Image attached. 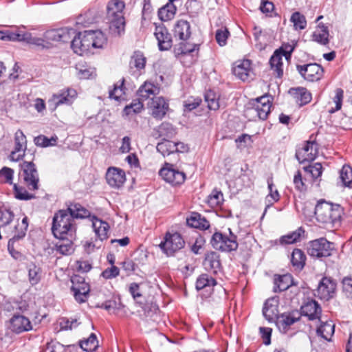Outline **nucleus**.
Returning a JSON list of instances; mask_svg holds the SVG:
<instances>
[{"mask_svg": "<svg viewBox=\"0 0 352 352\" xmlns=\"http://www.w3.org/2000/svg\"><path fill=\"white\" fill-rule=\"evenodd\" d=\"M27 148L26 137L21 129L16 131L14 134V148L10 155L12 161L17 162L25 155Z\"/></svg>", "mask_w": 352, "mask_h": 352, "instance_id": "nucleus-16", "label": "nucleus"}, {"mask_svg": "<svg viewBox=\"0 0 352 352\" xmlns=\"http://www.w3.org/2000/svg\"><path fill=\"white\" fill-rule=\"evenodd\" d=\"M187 224L195 228L206 230L210 227L209 222L199 213L192 212L186 219Z\"/></svg>", "mask_w": 352, "mask_h": 352, "instance_id": "nucleus-32", "label": "nucleus"}, {"mask_svg": "<svg viewBox=\"0 0 352 352\" xmlns=\"http://www.w3.org/2000/svg\"><path fill=\"white\" fill-rule=\"evenodd\" d=\"M278 300L276 298L267 299L263 307V315L269 322L277 320L278 316Z\"/></svg>", "mask_w": 352, "mask_h": 352, "instance_id": "nucleus-21", "label": "nucleus"}, {"mask_svg": "<svg viewBox=\"0 0 352 352\" xmlns=\"http://www.w3.org/2000/svg\"><path fill=\"white\" fill-rule=\"evenodd\" d=\"M300 318L301 314L297 311L283 313L276 320V324L280 333L292 336L298 331L295 326Z\"/></svg>", "mask_w": 352, "mask_h": 352, "instance_id": "nucleus-5", "label": "nucleus"}, {"mask_svg": "<svg viewBox=\"0 0 352 352\" xmlns=\"http://www.w3.org/2000/svg\"><path fill=\"white\" fill-rule=\"evenodd\" d=\"M267 186L269 189V194L266 196L265 201L267 202L263 214L264 216L269 208H270L274 202H277L280 199V195L278 191L273 189L274 184L272 179H267Z\"/></svg>", "mask_w": 352, "mask_h": 352, "instance_id": "nucleus-41", "label": "nucleus"}, {"mask_svg": "<svg viewBox=\"0 0 352 352\" xmlns=\"http://www.w3.org/2000/svg\"><path fill=\"white\" fill-rule=\"evenodd\" d=\"M28 276L31 285H34L37 284L41 279V270L40 268L34 264L28 266Z\"/></svg>", "mask_w": 352, "mask_h": 352, "instance_id": "nucleus-55", "label": "nucleus"}, {"mask_svg": "<svg viewBox=\"0 0 352 352\" xmlns=\"http://www.w3.org/2000/svg\"><path fill=\"white\" fill-rule=\"evenodd\" d=\"M205 101L210 110H217L219 108V96L212 91H208L205 94Z\"/></svg>", "mask_w": 352, "mask_h": 352, "instance_id": "nucleus-49", "label": "nucleus"}, {"mask_svg": "<svg viewBox=\"0 0 352 352\" xmlns=\"http://www.w3.org/2000/svg\"><path fill=\"white\" fill-rule=\"evenodd\" d=\"M69 215H71L74 219H83L90 216V212L87 208L83 207L80 204H71L67 209Z\"/></svg>", "mask_w": 352, "mask_h": 352, "instance_id": "nucleus-36", "label": "nucleus"}, {"mask_svg": "<svg viewBox=\"0 0 352 352\" xmlns=\"http://www.w3.org/2000/svg\"><path fill=\"white\" fill-rule=\"evenodd\" d=\"M290 21L293 23L294 29L296 30H304L307 26V21L305 16L299 12L293 13Z\"/></svg>", "mask_w": 352, "mask_h": 352, "instance_id": "nucleus-50", "label": "nucleus"}, {"mask_svg": "<svg viewBox=\"0 0 352 352\" xmlns=\"http://www.w3.org/2000/svg\"><path fill=\"white\" fill-rule=\"evenodd\" d=\"M80 35L82 42V50H84V53H86L93 47V34L91 30H89L80 32Z\"/></svg>", "mask_w": 352, "mask_h": 352, "instance_id": "nucleus-56", "label": "nucleus"}, {"mask_svg": "<svg viewBox=\"0 0 352 352\" xmlns=\"http://www.w3.org/2000/svg\"><path fill=\"white\" fill-rule=\"evenodd\" d=\"M124 79L122 78L114 85L113 89L109 90V96L110 98L119 100L122 97L124 94Z\"/></svg>", "mask_w": 352, "mask_h": 352, "instance_id": "nucleus-48", "label": "nucleus"}, {"mask_svg": "<svg viewBox=\"0 0 352 352\" xmlns=\"http://www.w3.org/2000/svg\"><path fill=\"white\" fill-rule=\"evenodd\" d=\"M217 280L208 274H202L198 276L196 280L195 287L197 290L206 288H212L217 285Z\"/></svg>", "mask_w": 352, "mask_h": 352, "instance_id": "nucleus-40", "label": "nucleus"}, {"mask_svg": "<svg viewBox=\"0 0 352 352\" xmlns=\"http://www.w3.org/2000/svg\"><path fill=\"white\" fill-rule=\"evenodd\" d=\"M229 236L219 232H215L210 240L212 246L221 252H228L236 250L238 248L236 236L232 233L230 229H229Z\"/></svg>", "mask_w": 352, "mask_h": 352, "instance_id": "nucleus-7", "label": "nucleus"}, {"mask_svg": "<svg viewBox=\"0 0 352 352\" xmlns=\"http://www.w3.org/2000/svg\"><path fill=\"white\" fill-rule=\"evenodd\" d=\"M58 138L55 136H52L50 138L41 135L36 137L34 140V144L41 147H47L50 146H54L56 144Z\"/></svg>", "mask_w": 352, "mask_h": 352, "instance_id": "nucleus-52", "label": "nucleus"}, {"mask_svg": "<svg viewBox=\"0 0 352 352\" xmlns=\"http://www.w3.org/2000/svg\"><path fill=\"white\" fill-rule=\"evenodd\" d=\"M179 145L175 142L164 140L157 145V151L160 153L163 156L169 155L171 153L179 151Z\"/></svg>", "mask_w": 352, "mask_h": 352, "instance_id": "nucleus-38", "label": "nucleus"}, {"mask_svg": "<svg viewBox=\"0 0 352 352\" xmlns=\"http://www.w3.org/2000/svg\"><path fill=\"white\" fill-rule=\"evenodd\" d=\"M92 227L100 241H102L108 238L109 226L107 222L98 218H94L92 221Z\"/></svg>", "mask_w": 352, "mask_h": 352, "instance_id": "nucleus-31", "label": "nucleus"}, {"mask_svg": "<svg viewBox=\"0 0 352 352\" xmlns=\"http://www.w3.org/2000/svg\"><path fill=\"white\" fill-rule=\"evenodd\" d=\"M145 65L146 58L144 54L140 51L135 52L129 62L131 69L135 68L138 70H141L145 67Z\"/></svg>", "mask_w": 352, "mask_h": 352, "instance_id": "nucleus-45", "label": "nucleus"}, {"mask_svg": "<svg viewBox=\"0 0 352 352\" xmlns=\"http://www.w3.org/2000/svg\"><path fill=\"white\" fill-rule=\"evenodd\" d=\"M80 347L83 351L92 352L98 346V341L95 333H92L89 337L80 342Z\"/></svg>", "mask_w": 352, "mask_h": 352, "instance_id": "nucleus-47", "label": "nucleus"}, {"mask_svg": "<svg viewBox=\"0 0 352 352\" xmlns=\"http://www.w3.org/2000/svg\"><path fill=\"white\" fill-rule=\"evenodd\" d=\"M342 292L348 297L352 298V276H348L344 277L342 281Z\"/></svg>", "mask_w": 352, "mask_h": 352, "instance_id": "nucleus-64", "label": "nucleus"}, {"mask_svg": "<svg viewBox=\"0 0 352 352\" xmlns=\"http://www.w3.org/2000/svg\"><path fill=\"white\" fill-rule=\"evenodd\" d=\"M317 221L324 225L333 226L340 221L342 208L338 204H331L324 201H318L314 209Z\"/></svg>", "mask_w": 352, "mask_h": 352, "instance_id": "nucleus-3", "label": "nucleus"}, {"mask_svg": "<svg viewBox=\"0 0 352 352\" xmlns=\"http://www.w3.org/2000/svg\"><path fill=\"white\" fill-rule=\"evenodd\" d=\"M10 329L15 333H21L32 330V325L28 318L14 314L10 320Z\"/></svg>", "mask_w": 352, "mask_h": 352, "instance_id": "nucleus-17", "label": "nucleus"}, {"mask_svg": "<svg viewBox=\"0 0 352 352\" xmlns=\"http://www.w3.org/2000/svg\"><path fill=\"white\" fill-rule=\"evenodd\" d=\"M77 92L74 89H64L58 93L53 94L52 98L48 100V105L50 109L55 110L58 106L62 104H71L76 98Z\"/></svg>", "mask_w": 352, "mask_h": 352, "instance_id": "nucleus-11", "label": "nucleus"}, {"mask_svg": "<svg viewBox=\"0 0 352 352\" xmlns=\"http://www.w3.org/2000/svg\"><path fill=\"white\" fill-rule=\"evenodd\" d=\"M246 110L247 114H256V116L263 120L267 118L272 105V98L268 95H263L253 100Z\"/></svg>", "mask_w": 352, "mask_h": 352, "instance_id": "nucleus-6", "label": "nucleus"}, {"mask_svg": "<svg viewBox=\"0 0 352 352\" xmlns=\"http://www.w3.org/2000/svg\"><path fill=\"white\" fill-rule=\"evenodd\" d=\"M292 285V276L290 274L279 275L274 278V292L285 291Z\"/></svg>", "mask_w": 352, "mask_h": 352, "instance_id": "nucleus-33", "label": "nucleus"}, {"mask_svg": "<svg viewBox=\"0 0 352 352\" xmlns=\"http://www.w3.org/2000/svg\"><path fill=\"white\" fill-rule=\"evenodd\" d=\"M185 241L181 234L177 232L167 233L163 241L160 244L161 250L167 255L173 256L184 247Z\"/></svg>", "mask_w": 352, "mask_h": 352, "instance_id": "nucleus-8", "label": "nucleus"}, {"mask_svg": "<svg viewBox=\"0 0 352 352\" xmlns=\"http://www.w3.org/2000/svg\"><path fill=\"white\" fill-rule=\"evenodd\" d=\"M177 8L172 2L167 3L158 11V16L162 21H168L174 18Z\"/></svg>", "mask_w": 352, "mask_h": 352, "instance_id": "nucleus-39", "label": "nucleus"}, {"mask_svg": "<svg viewBox=\"0 0 352 352\" xmlns=\"http://www.w3.org/2000/svg\"><path fill=\"white\" fill-rule=\"evenodd\" d=\"M142 109L143 104L140 101H134L129 105L125 107L124 112L126 115H130L131 113H139Z\"/></svg>", "mask_w": 352, "mask_h": 352, "instance_id": "nucleus-62", "label": "nucleus"}, {"mask_svg": "<svg viewBox=\"0 0 352 352\" xmlns=\"http://www.w3.org/2000/svg\"><path fill=\"white\" fill-rule=\"evenodd\" d=\"M296 69L305 80L309 82L320 80L324 74L323 68L317 63H309L302 65H297Z\"/></svg>", "mask_w": 352, "mask_h": 352, "instance_id": "nucleus-12", "label": "nucleus"}, {"mask_svg": "<svg viewBox=\"0 0 352 352\" xmlns=\"http://www.w3.org/2000/svg\"><path fill=\"white\" fill-rule=\"evenodd\" d=\"M203 265L207 271L217 274L221 267L219 254L214 252L208 253L206 255Z\"/></svg>", "mask_w": 352, "mask_h": 352, "instance_id": "nucleus-26", "label": "nucleus"}, {"mask_svg": "<svg viewBox=\"0 0 352 352\" xmlns=\"http://www.w3.org/2000/svg\"><path fill=\"white\" fill-rule=\"evenodd\" d=\"M336 289V281L331 277L325 276L320 281L315 295L321 300H329L334 296Z\"/></svg>", "mask_w": 352, "mask_h": 352, "instance_id": "nucleus-13", "label": "nucleus"}, {"mask_svg": "<svg viewBox=\"0 0 352 352\" xmlns=\"http://www.w3.org/2000/svg\"><path fill=\"white\" fill-rule=\"evenodd\" d=\"M28 228V217H25L21 222H17L15 225L14 230L12 231V238L8 241V248L13 249V243L16 241L23 239L25 234Z\"/></svg>", "mask_w": 352, "mask_h": 352, "instance_id": "nucleus-22", "label": "nucleus"}, {"mask_svg": "<svg viewBox=\"0 0 352 352\" xmlns=\"http://www.w3.org/2000/svg\"><path fill=\"white\" fill-rule=\"evenodd\" d=\"M72 290L76 300L80 303L85 302L89 292V286L85 282L84 278L76 276L72 278Z\"/></svg>", "mask_w": 352, "mask_h": 352, "instance_id": "nucleus-15", "label": "nucleus"}, {"mask_svg": "<svg viewBox=\"0 0 352 352\" xmlns=\"http://www.w3.org/2000/svg\"><path fill=\"white\" fill-rule=\"evenodd\" d=\"M251 72V62L249 60L238 61L233 67V74L243 81L248 79Z\"/></svg>", "mask_w": 352, "mask_h": 352, "instance_id": "nucleus-28", "label": "nucleus"}, {"mask_svg": "<svg viewBox=\"0 0 352 352\" xmlns=\"http://www.w3.org/2000/svg\"><path fill=\"white\" fill-rule=\"evenodd\" d=\"M290 261L294 270L300 271L305 265L306 256L302 250L296 248L291 254Z\"/></svg>", "mask_w": 352, "mask_h": 352, "instance_id": "nucleus-35", "label": "nucleus"}, {"mask_svg": "<svg viewBox=\"0 0 352 352\" xmlns=\"http://www.w3.org/2000/svg\"><path fill=\"white\" fill-rule=\"evenodd\" d=\"M158 137L166 140L167 138H172L176 134L175 128L168 122L162 123L157 129Z\"/></svg>", "mask_w": 352, "mask_h": 352, "instance_id": "nucleus-43", "label": "nucleus"}, {"mask_svg": "<svg viewBox=\"0 0 352 352\" xmlns=\"http://www.w3.org/2000/svg\"><path fill=\"white\" fill-rule=\"evenodd\" d=\"M162 178L173 186L182 185L186 180V174L175 168L171 164L166 163L159 172Z\"/></svg>", "mask_w": 352, "mask_h": 352, "instance_id": "nucleus-10", "label": "nucleus"}, {"mask_svg": "<svg viewBox=\"0 0 352 352\" xmlns=\"http://www.w3.org/2000/svg\"><path fill=\"white\" fill-rule=\"evenodd\" d=\"M289 94L300 107L308 104L311 100V93L305 87L292 88L289 89Z\"/></svg>", "mask_w": 352, "mask_h": 352, "instance_id": "nucleus-27", "label": "nucleus"}, {"mask_svg": "<svg viewBox=\"0 0 352 352\" xmlns=\"http://www.w3.org/2000/svg\"><path fill=\"white\" fill-rule=\"evenodd\" d=\"M229 35L230 32L226 28H221L217 30L215 34V38L217 43L220 46L226 45Z\"/></svg>", "mask_w": 352, "mask_h": 352, "instance_id": "nucleus-61", "label": "nucleus"}, {"mask_svg": "<svg viewBox=\"0 0 352 352\" xmlns=\"http://www.w3.org/2000/svg\"><path fill=\"white\" fill-rule=\"evenodd\" d=\"M304 232V230L302 228H299L296 230L281 236L280 243L282 245L294 243L300 240V236Z\"/></svg>", "mask_w": 352, "mask_h": 352, "instance_id": "nucleus-46", "label": "nucleus"}, {"mask_svg": "<svg viewBox=\"0 0 352 352\" xmlns=\"http://www.w3.org/2000/svg\"><path fill=\"white\" fill-rule=\"evenodd\" d=\"M76 238L68 237L59 241L56 245L57 252L62 255L72 254L74 250L73 241Z\"/></svg>", "mask_w": 352, "mask_h": 352, "instance_id": "nucleus-44", "label": "nucleus"}, {"mask_svg": "<svg viewBox=\"0 0 352 352\" xmlns=\"http://www.w3.org/2000/svg\"><path fill=\"white\" fill-rule=\"evenodd\" d=\"M335 331V325L331 320L322 322L317 329V335L329 341Z\"/></svg>", "mask_w": 352, "mask_h": 352, "instance_id": "nucleus-37", "label": "nucleus"}, {"mask_svg": "<svg viewBox=\"0 0 352 352\" xmlns=\"http://www.w3.org/2000/svg\"><path fill=\"white\" fill-rule=\"evenodd\" d=\"M318 154V144L315 141L306 142L296 153V157L300 163L313 161Z\"/></svg>", "mask_w": 352, "mask_h": 352, "instance_id": "nucleus-14", "label": "nucleus"}, {"mask_svg": "<svg viewBox=\"0 0 352 352\" xmlns=\"http://www.w3.org/2000/svg\"><path fill=\"white\" fill-rule=\"evenodd\" d=\"M29 309V304L25 300L14 301L10 307H8L6 309L8 311H15V314L24 313Z\"/></svg>", "mask_w": 352, "mask_h": 352, "instance_id": "nucleus-57", "label": "nucleus"}, {"mask_svg": "<svg viewBox=\"0 0 352 352\" xmlns=\"http://www.w3.org/2000/svg\"><path fill=\"white\" fill-rule=\"evenodd\" d=\"M52 231L54 236L60 240L68 237L76 238L75 220L69 214L67 210H60L54 214Z\"/></svg>", "mask_w": 352, "mask_h": 352, "instance_id": "nucleus-1", "label": "nucleus"}, {"mask_svg": "<svg viewBox=\"0 0 352 352\" xmlns=\"http://www.w3.org/2000/svg\"><path fill=\"white\" fill-rule=\"evenodd\" d=\"M329 30L323 23H319L312 34V40L322 45L329 43Z\"/></svg>", "mask_w": 352, "mask_h": 352, "instance_id": "nucleus-30", "label": "nucleus"}, {"mask_svg": "<svg viewBox=\"0 0 352 352\" xmlns=\"http://www.w3.org/2000/svg\"><path fill=\"white\" fill-rule=\"evenodd\" d=\"M302 313L308 317L309 320L320 319L321 316V307L314 300H309L301 307Z\"/></svg>", "mask_w": 352, "mask_h": 352, "instance_id": "nucleus-24", "label": "nucleus"}, {"mask_svg": "<svg viewBox=\"0 0 352 352\" xmlns=\"http://www.w3.org/2000/svg\"><path fill=\"white\" fill-rule=\"evenodd\" d=\"M58 323L60 330H72L80 324L76 319L69 320L67 318H61Z\"/></svg>", "mask_w": 352, "mask_h": 352, "instance_id": "nucleus-59", "label": "nucleus"}, {"mask_svg": "<svg viewBox=\"0 0 352 352\" xmlns=\"http://www.w3.org/2000/svg\"><path fill=\"white\" fill-rule=\"evenodd\" d=\"M74 34V29L65 28L47 32L46 38L54 41L67 43Z\"/></svg>", "mask_w": 352, "mask_h": 352, "instance_id": "nucleus-20", "label": "nucleus"}, {"mask_svg": "<svg viewBox=\"0 0 352 352\" xmlns=\"http://www.w3.org/2000/svg\"><path fill=\"white\" fill-rule=\"evenodd\" d=\"M20 166V182L23 184L29 190H38L39 175L36 165L32 162H23Z\"/></svg>", "mask_w": 352, "mask_h": 352, "instance_id": "nucleus-4", "label": "nucleus"}, {"mask_svg": "<svg viewBox=\"0 0 352 352\" xmlns=\"http://www.w3.org/2000/svg\"><path fill=\"white\" fill-rule=\"evenodd\" d=\"M151 108L152 116L155 118L162 119L168 111V104L163 97L152 98Z\"/></svg>", "mask_w": 352, "mask_h": 352, "instance_id": "nucleus-23", "label": "nucleus"}, {"mask_svg": "<svg viewBox=\"0 0 352 352\" xmlns=\"http://www.w3.org/2000/svg\"><path fill=\"white\" fill-rule=\"evenodd\" d=\"M340 178L344 186L352 187V168L344 165L340 170Z\"/></svg>", "mask_w": 352, "mask_h": 352, "instance_id": "nucleus-51", "label": "nucleus"}, {"mask_svg": "<svg viewBox=\"0 0 352 352\" xmlns=\"http://www.w3.org/2000/svg\"><path fill=\"white\" fill-rule=\"evenodd\" d=\"M160 93V87L153 82L146 81L138 89V94L142 100H146L151 96Z\"/></svg>", "mask_w": 352, "mask_h": 352, "instance_id": "nucleus-29", "label": "nucleus"}, {"mask_svg": "<svg viewBox=\"0 0 352 352\" xmlns=\"http://www.w3.org/2000/svg\"><path fill=\"white\" fill-rule=\"evenodd\" d=\"M93 48H102L107 44V37L100 30L92 31Z\"/></svg>", "mask_w": 352, "mask_h": 352, "instance_id": "nucleus-53", "label": "nucleus"}, {"mask_svg": "<svg viewBox=\"0 0 352 352\" xmlns=\"http://www.w3.org/2000/svg\"><path fill=\"white\" fill-rule=\"evenodd\" d=\"M125 3L122 0H110L107 6V14L109 32L113 36H120L125 30L124 9Z\"/></svg>", "mask_w": 352, "mask_h": 352, "instance_id": "nucleus-2", "label": "nucleus"}, {"mask_svg": "<svg viewBox=\"0 0 352 352\" xmlns=\"http://www.w3.org/2000/svg\"><path fill=\"white\" fill-rule=\"evenodd\" d=\"M223 201V193L221 191H213L209 196V204L212 206H219Z\"/></svg>", "mask_w": 352, "mask_h": 352, "instance_id": "nucleus-63", "label": "nucleus"}, {"mask_svg": "<svg viewBox=\"0 0 352 352\" xmlns=\"http://www.w3.org/2000/svg\"><path fill=\"white\" fill-rule=\"evenodd\" d=\"M282 54L280 51L276 50L270 59L271 69L276 74L278 78L282 77L283 74V63Z\"/></svg>", "mask_w": 352, "mask_h": 352, "instance_id": "nucleus-34", "label": "nucleus"}, {"mask_svg": "<svg viewBox=\"0 0 352 352\" xmlns=\"http://www.w3.org/2000/svg\"><path fill=\"white\" fill-rule=\"evenodd\" d=\"M333 248V243L324 238H320L309 242L307 252L312 257H327L331 254Z\"/></svg>", "mask_w": 352, "mask_h": 352, "instance_id": "nucleus-9", "label": "nucleus"}, {"mask_svg": "<svg viewBox=\"0 0 352 352\" xmlns=\"http://www.w3.org/2000/svg\"><path fill=\"white\" fill-rule=\"evenodd\" d=\"M14 170L8 167H3L0 170V182L12 184Z\"/></svg>", "mask_w": 352, "mask_h": 352, "instance_id": "nucleus-58", "label": "nucleus"}, {"mask_svg": "<svg viewBox=\"0 0 352 352\" xmlns=\"http://www.w3.org/2000/svg\"><path fill=\"white\" fill-rule=\"evenodd\" d=\"M82 44L81 35L80 32H79L77 34H75L74 38L71 41L72 48L76 54L79 55H82L84 54Z\"/></svg>", "mask_w": 352, "mask_h": 352, "instance_id": "nucleus-60", "label": "nucleus"}, {"mask_svg": "<svg viewBox=\"0 0 352 352\" xmlns=\"http://www.w3.org/2000/svg\"><path fill=\"white\" fill-rule=\"evenodd\" d=\"M14 197L20 200H30L34 197L32 194H30L26 188L16 184L13 185Z\"/></svg>", "mask_w": 352, "mask_h": 352, "instance_id": "nucleus-54", "label": "nucleus"}, {"mask_svg": "<svg viewBox=\"0 0 352 352\" xmlns=\"http://www.w3.org/2000/svg\"><path fill=\"white\" fill-rule=\"evenodd\" d=\"M154 35L157 40L160 50H168L172 47V36L164 25L155 26Z\"/></svg>", "mask_w": 352, "mask_h": 352, "instance_id": "nucleus-18", "label": "nucleus"}, {"mask_svg": "<svg viewBox=\"0 0 352 352\" xmlns=\"http://www.w3.org/2000/svg\"><path fill=\"white\" fill-rule=\"evenodd\" d=\"M106 179L111 187L120 188L126 180L125 173L120 168L110 167L107 171Z\"/></svg>", "mask_w": 352, "mask_h": 352, "instance_id": "nucleus-19", "label": "nucleus"}, {"mask_svg": "<svg viewBox=\"0 0 352 352\" xmlns=\"http://www.w3.org/2000/svg\"><path fill=\"white\" fill-rule=\"evenodd\" d=\"M199 45L197 44H190L181 43L174 49L175 54L177 56L190 55L194 52H198Z\"/></svg>", "mask_w": 352, "mask_h": 352, "instance_id": "nucleus-42", "label": "nucleus"}, {"mask_svg": "<svg viewBox=\"0 0 352 352\" xmlns=\"http://www.w3.org/2000/svg\"><path fill=\"white\" fill-rule=\"evenodd\" d=\"M174 36L181 41H186L191 35V28L190 23L186 20H178L173 30Z\"/></svg>", "mask_w": 352, "mask_h": 352, "instance_id": "nucleus-25", "label": "nucleus"}]
</instances>
